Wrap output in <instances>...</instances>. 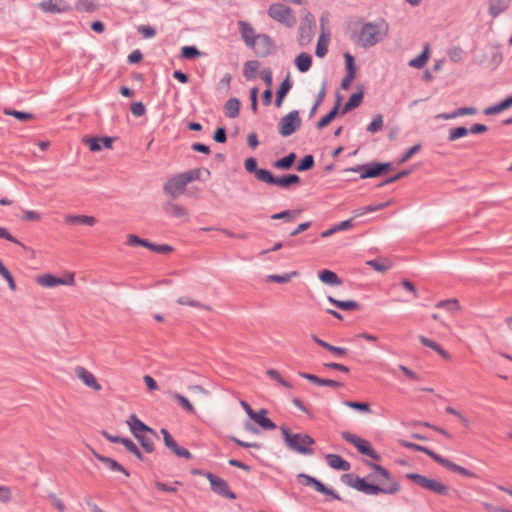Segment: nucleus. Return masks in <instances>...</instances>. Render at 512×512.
<instances>
[{
  "label": "nucleus",
  "mask_w": 512,
  "mask_h": 512,
  "mask_svg": "<svg viewBox=\"0 0 512 512\" xmlns=\"http://www.w3.org/2000/svg\"><path fill=\"white\" fill-rule=\"evenodd\" d=\"M365 465L373 469L374 473H369L366 477L345 473L341 476V481L365 495H394L401 490L399 482L388 469L372 461H365Z\"/></svg>",
  "instance_id": "obj_1"
},
{
  "label": "nucleus",
  "mask_w": 512,
  "mask_h": 512,
  "mask_svg": "<svg viewBox=\"0 0 512 512\" xmlns=\"http://www.w3.org/2000/svg\"><path fill=\"white\" fill-rule=\"evenodd\" d=\"M284 442L286 446L302 455H312L314 450L311 448L315 444V440L308 434L295 433L293 434L289 427H280Z\"/></svg>",
  "instance_id": "obj_2"
},
{
  "label": "nucleus",
  "mask_w": 512,
  "mask_h": 512,
  "mask_svg": "<svg viewBox=\"0 0 512 512\" xmlns=\"http://www.w3.org/2000/svg\"><path fill=\"white\" fill-rule=\"evenodd\" d=\"M388 32V25L382 21V23H365L358 35V43L363 48H369L380 43Z\"/></svg>",
  "instance_id": "obj_3"
},
{
  "label": "nucleus",
  "mask_w": 512,
  "mask_h": 512,
  "mask_svg": "<svg viewBox=\"0 0 512 512\" xmlns=\"http://www.w3.org/2000/svg\"><path fill=\"white\" fill-rule=\"evenodd\" d=\"M201 169H192L177 174L167 180L163 186L164 193L176 197L177 194L183 192L185 187L192 181L199 179Z\"/></svg>",
  "instance_id": "obj_4"
},
{
  "label": "nucleus",
  "mask_w": 512,
  "mask_h": 512,
  "mask_svg": "<svg viewBox=\"0 0 512 512\" xmlns=\"http://www.w3.org/2000/svg\"><path fill=\"white\" fill-rule=\"evenodd\" d=\"M268 15L287 28L294 27L297 22L293 10L282 3L271 4L268 8Z\"/></svg>",
  "instance_id": "obj_5"
},
{
  "label": "nucleus",
  "mask_w": 512,
  "mask_h": 512,
  "mask_svg": "<svg viewBox=\"0 0 512 512\" xmlns=\"http://www.w3.org/2000/svg\"><path fill=\"white\" fill-rule=\"evenodd\" d=\"M406 478L413 481L415 484L421 486L440 496H448L449 488L442 482L434 479H429L418 473H407Z\"/></svg>",
  "instance_id": "obj_6"
},
{
  "label": "nucleus",
  "mask_w": 512,
  "mask_h": 512,
  "mask_svg": "<svg viewBox=\"0 0 512 512\" xmlns=\"http://www.w3.org/2000/svg\"><path fill=\"white\" fill-rule=\"evenodd\" d=\"M341 437L348 443L354 445L360 454L368 456L376 461H379L381 459L380 454L374 450V448L372 447L371 443L368 440L363 439L348 431H343L341 433Z\"/></svg>",
  "instance_id": "obj_7"
},
{
  "label": "nucleus",
  "mask_w": 512,
  "mask_h": 512,
  "mask_svg": "<svg viewBox=\"0 0 512 512\" xmlns=\"http://www.w3.org/2000/svg\"><path fill=\"white\" fill-rule=\"evenodd\" d=\"M301 118L298 110L290 111L280 119L278 131L282 137H288L295 133L301 126Z\"/></svg>",
  "instance_id": "obj_8"
},
{
  "label": "nucleus",
  "mask_w": 512,
  "mask_h": 512,
  "mask_svg": "<svg viewBox=\"0 0 512 512\" xmlns=\"http://www.w3.org/2000/svg\"><path fill=\"white\" fill-rule=\"evenodd\" d=\"M297 479L302 485L311 486L317 492L329 496L332 500H342L341 496L335 490L328 488L325 484H323L320 480L313 476H310L305 473H300L297 475Z\"/></svg>",
  "instance_id": "obj_9"
},
{
  "label": "nucleus",
  "mask_w": 512,
  "mask_h": 512,
  "mask_svg": "<svg viewBox=\"0 0 512 512\" xmlns=\"http://www.w3.org/2000/svg\"><path fill=\"white\" fill-rule=\"evenodd\" d=\"M250 48L253 49L256 56L265 58L275 52L276 45L268 34L261 33L257 34L256 40Z\"/></svg>",
  "instance_id": "obj_10"
},
{
  "label": "nucleus",
  "mask_w": 512,
  "mask_h": 512,
  "mask_svg": "<svg viewBox=\"0 0 512 512\" xmlns=\"http://www.w3.org/2000/svg\"><path fill=\"white\" fill-rule=\"evenodd\" d=\"M315 18L311 13H307L302 19L298 29V43L300 46H307L314 37Z\"/></svg>",
  "instance_id": "obj_11"
},
{
  "label": "nucleus",
  "mask_w": 512,
  "mask_h": 512,
  "mask_svg": "<svg viewBox=\"0 0 512 512\" xmlns=\"http://www.w3.org/2000/svg\"><path fill=\"white\" fill-rule=\"evenodd\" d=\"M301 182V178L297 174H285L282 176H275L270 170L266 175L264 183L268 185H275L281 188H290L293 185H297Z\"/></svg>",
  "instance_id": "obj_12"
},
{
  "label": "nucleus",
  "mask_w": 512,
  "mask_h": 512,
  "mask_svg": "<svg viewBox=\"0 0 512 512\" xmlns=\"http://www.w3.org/2000/svg\"><path fill=\"white\" fill-rule=\"evenodd\" d=\"M160 432L163 435V441L165 446L169 450H171L175 455H177L178 457H183L185 459L192 458V454L190 453V451L184 447H180L166 428H162Z\"/></svg>",
  "instance_id": "obj_13"
},
{
  "label": "nucleus",
  "mask_w": 512,
  "mask_h": 512,
  "mask_svg": "<svg viewBox=\"0 0 512 512\" xmlns=\"http://www.w3.org/2000/svg\"><path fill=\"white\" fill-rule=\"evenodd\" d=\"M267 414L268 410L265 408H262L259 411H251V416L249 419L258 425L262 430L271 431L276 429L277 425L267 417Z\"/></svg>",
  "instance_id": "obj_14"
},
{
  "label": "nucleus",
  "mask_w": 512,
  "mask_h": 512,
  "mask_svg": "<svg viewBox=\"0 0 512 512\" xmlns=\"http://www.w3.org/2000/svg\"><path fill=\"white\" fill-rule=\"evenodd\" d=\"M344 172L359 173L360 179L379 177L377 162H370V163L356 165L354 167L346 168L344 170Z\"/></svg>",
  "instance_id": "obj_15"
},
{
  "label": "nucleus",
  "mask_w": 512,
  "mask_h": 512,
  "mask_svg": "<svg viewBox=\"0 0 512 512\" xmlns=\"http://www.w3.org/2000/svg\"><path fill=\"white\" fill-rule=\"evenodd\" d=\"M127 424L130 427V431L135 437L141 433H149L151 436L158 438L157 432L141 421L135 414H131L127 420Z\"/></svg>",
  "instance_id": "obj_16"
},
{
  "label": "nucleus",
  "mask_w": 512,
  "mask_h": 512,
  "mask_svg": "<svg viewBox=\"0 0 512 512\" xmlns=\"http://www.w3.org/2000/svg\"><path fill=\"white\" fill-rule=\"evenodd\" d=\"M116 138L110 136L104 137H85L83 142L89 147V149L93 152L100 151L102 147L111 149L113 142Z\"/></svg>",
  "instance_id": "obj_17"
},
{
  "label": "nucleus",
  "mask_w": 512,
  "mask_h": 512,
  "mask_svg": "<svg viewBox=\"0 0 512 512\" xmlns=\"http://www.w3.org/2000/svg\"><path fill=\"white\" fill-rule=\"evenodd\" d=\"M38 7L47 13H65L72 10V7L64 0H57L55 3L53 0L42 1Z\"/></svg>",
  "instance_id": "obj_18"
},
{
  "label": "nucleus",
  "mask_w": 512,
  "mask_h": 512,
  "mask_svg": "<svg viewBox=\"0 0 512 512\" xmlns=\"http://www.w3.org/2000/svg\"><path fill=\"white\" fill-rule=\"evenodd\" d=\"M439 465L445 467L446 469L454 472V473H457V474H460L464 477H467V478H478V475L476 473H474L473 471L465 468V467H462L456 463H454L453 461L441 456L440 459L438 460L437 462Z\"/></svg>",
  "instance_id": "obj_19"
},
{
  "label": "nucleus",
  "mask_w": 512,
  "mask_h": 512,
  "mask_svg": "<svg viewBox=\"0 0 512 512\" xmlns=\"http://www.w3.org/2000/svg\"><path fill=\"white\" fill-rule=\"evenodd\" d=\"M244 168L248 173L253 174L255 178L261 182L265 181L266 175L269 172L268 169L258 168V161L255 157L246 158L244 161Z\"/></svg>",
  "instance_id": "obj_20"
},
{
  "label": "nucleus",
  "mask_w": 512,
  "mask_h": 512,
  "mask_svg": "<svg viewBox=\"0 0 512 512\" xmlns=\"http://www.w3.org/2000/svg\"><path fill=\"white\" fill-rule=\"evenodd\" d=\"M364 98V87L361 85L358 87V90L352 93L348 99V101L344 104L341 110V114L344 115L355 108L359 107Z\"/></svg>",
  "instance_id": "obj_21"
},
{
  "label": "nucleus",
  "mask_w": 512,
  "mask_h": 512,
  "mask_svg": "<svg viewBox=\"0 0 512 512\" xmlns=\"http://www.w3.org/2000/svg\"><path fill=\"white\" fill-rule=\"evenodd\" d=\"M342 101V96L337 93L336 94V101L332 109L323 117L320 118V120L317 122V128L323 129L324 127L328 126L339 114L340 112V105Z\"/></svg>",
  "instance_id": "obj_22"
},
{
  "label": "nucleus",
  "mask_w": 512,
  "mask_h": 512,
  "mask_svg": "<svg viewBox=\"0 0 512 512\" xmlns=\"http://www.w3.org/2000/svg\"><path fill=\"white\" fill-rule=\"evenodd\" d=\"M75 373L83 381V383L86 386H88L96 391H99L102 389L101 385L97 382L94 375L91 372H89L86 368H84L82 366H77L75 368Z\"/></svg>",
  "instance_id": "obj_23"
},
{
  "label": "nucleus",
  "mask_w": 512,
  "mask_h": 512,
  "mask_svg": "<svg viewBox=\"0 0 512 512\" xmlns=\"http://www.w3.org/2000/svg\"><path fill=\"white\" fill-rule=\"evenodd\" d=\"M238 28L244 43L250 48L254 44L257 35L251 24L246 21H238Z\"/></svg>",
  "instance_id": "obj_24"
},
{
  "label": "nucleus",
  "mask_w": 512,
  "mask_h": 512,
  "mask_svg": "<svg viewBox=\"0 0 512 512\" xmlns=\"http://www.w3.org/2000/svg\"><path fill=\"white\" fill-rule=\"evenodd\" d=\"M400 445L404 448L410 449L412 451L422 452L429 456L432 460H434L436 463L440 459L441 455L435 453L433 450L426 446H422L413 442H409L407 440H400Z\"/></svg>",
  "instance_id": "obj_25"
},
{
  "label": "nucleus",
  "mask_w": 512,
  "mask_h": 512,
  "mask_svg": "<svg viewBox=\"0 0 512 512\" xmlns=\"http://www.w3.org/2000/svg\"><path fill=\"white\" fill-rule=\"evenodd\" d=\"M511 3L512 0H489L488 13L492 18H497L509 9Z\"/></svg>",
  "instance_id": "obj_26"
},
{
  "label": "nucleus",
  "mask_w": 512,
  "mask_h": 512,
  "mask_svg": "<svg viewBox=\"0 0 512 512\" xmlns=\"http://www.w3.org/2000/svg\"><path fill=\"white\" fill-rule=\"evenodd\" d=\"M325 459L328 463V465L338 471H348L351 468V464L342 458L340 455L337 454H327L325 456Z\"/></svg>",
  "instance_id": "obj_27"
},
{
  "label": "nucleus",
  "mask_w": 512,
  "mask_h": 512,
  "mask_svg": "<svg viewBox=\"0 0 512 512\" xmlns=\"http://www.w3.org/2000/svg\"><path fill=\"white\" fill-rule=\"evenodd\" d=\"M292 81L290 79V75L288 74L286 78L281 82L279 85L277 91H276V98H275V105L276 107H281L283 100L285 99L286 95L289 93V91L292 88Z\"/></svg>",
  "instance_id": "obj_28"
},
{
  "label": "nucleus",
  "mask_w": 512,
  "mask_h": 512,
  "mask_svg": "<svg viewBox=\"0 0 512 512\" xmlns=\"http://www.w3.org/2000/svg\"><path fill=\"white\" fill-rule=\"evenodd\" d=\"M318 278L324 284L330 286H339L342 284V279L332 270L323 269L318 272Z\"/></svg>",
  "instance_id": "obj_29"
},
{
  "label": "nucleus",
  "mask_w": 512,
  "mask_h": 512,
  "mask_svg": "<svg viewBox=\"0 0 512 512\" xmlns=\"http://www.w3.org/2000/svg\"><path fill=\"white\" fill-rule=\"evenodd\" d=\"M327 299L332 305L344 311H356L361 309V305L354 300H338L332 296H328Z\"/></svg>",
  "instance_id": "obj_30"
},
{
  "label": "nucleus",
  "mask_w": 512,
  "mask_h": 512,
  "mask_svg": "<svg viewBox=\"0 0 512 512\" xmlns=\"http://www.w3.org/2000/svg\"><path fill=\"white\" fill-rule=\"evenodd\" d=\"M295 66L299 72H307L312 66V56L306 52H301L295 58Z\"/></svg>",
  "instance_id": "obj_31"
},
{
  "label": "nucleus",
  "mask_w": 512,
  "mask_h": 512,
  "mask_svg": "<svg viewBox=\"0 0 512 512\" xmlns=\"http://www.w3.org/2000/svg\"><path fill=\"white\" fill-rule=\"evenodd\" d=\"M97 219L88 215H69L66 217V223L73 225H87L93 226Z\"/></svg>",
  "instance_id": "obj_32"
},
{
  "label": "nucleus",
  "mask_w": 512,
  "mask_h": 512,
  "mask_svg": "<svg viewBox=\"0 0 512 512\" xmlns=\"http://www.w3.org/2000/svg\"><path fill=\"white\" fill-rule=\"evenodd\" d=\"M62 277L53 274H43L37 277V283L43 287H56L62 285Z\"/></svg>",
  "instance_id": "obj_33"
},
{
  "label": "nucleus",
  "mask_w": 512,
  "mask_h": 512,
  "mask_svg": "<svg viewBox=\"0 0 512 512\" xmlns=\"http://www.w3.org/2000/svg\"><path fill=\"white\" fill-rule=\"evenodd\" d=\"M297 159V155L295 152H290L288 155L277 159L273 163V167L280 169V170H289L292 168L293 164L295 163Z\"/></svg>",
  "instance_id": "obj_34"
},
{
  "label": "nucleus",
  "mask_w": 512,
  "mask_h": 512,
  "mask_svg": "<svg viewBox=\"0 0 512 512\" xmlns=\"http://www.w3.org/2000/svg\"><path fill=\"white\" fill-rule=\"evenodd\" d=\"M99 461L111 471L121 472L126 477L130 476V472L122 464L111 457L106 456L105 458H99Z\"/></svg>",
  "instance_id": "obj_35"
},
{
  "label": "nucleus",
  "mask_w": 512,
  "mask_h": 512,
  "mask_svg": "<svg viewBox=\"0 0 512 512\" xmlns=\"http://www.w3.org/2000/svg\"><path fill=\"white\" fill-rule=\"evenodd\" d=\"M429 45H426L423 51L415 58L411 59L408 63L410 67L421 69L429 60Z\"/></svg>",
  "instance_id": "obj_36"
},
{
  "label": "nucleus",
  "mask_w": 512,
  "mask_h": 512,
  "mask_svg": "<svg viewBox=\"0 0 512 512\" xmlns=\"http://www.w3.org/2000/svg\"><path fill=\"white\" fill-rule=\"evenodd\" d=\"M163 210L175 218H183L187 216V211L178 204L173 202H166L163 206Z\"/></svg>",
  "instance_id": "obj_37"
},
{
  "label": "nucleus",
  "mask_w": 512,
  "mask_h": 512,
  "mask_svg": "<svg viewBox=\"0 0 512 512\" xmlns=\"http://www.w3.org/2000/svg\"><path fill=\"white\" fill-rule=\"evenodd\" d=\"M206 478L210 481L212 491L224 496V479L212 474L211 472L206 474Z\"/></svg>",
  "instance_id": "obj_38"
},
{
  "label": "nucleus",
  "mask_w": 512,
  "mask_h": 512,
  "mask_svg": "<svg viewBox=\"0 0 512 512\" xmlns=\"http://www.w3.org/2000/svg\"><path fill=\"white\" fill-rule=\"evenodd\" d=\"M260 66V63L257 60H249L244 63L243 66V75L247 80L256 79V72Z\"/></svg>",
  "instance_id": "obj_39"
},
{
  "label": "nucleus",
  "mask_w": 512,
  "mask_h": 512,
  "mask_svg": "<svg viewBox=\"0 0 512 512\" xmlns=\"http://www.w3.org/2000/svg\"><path fill=\"white\" fill-rule=\"evenodd\" d=\"M147 434L148 433H141L136 435L135 438L139 441L141 447L146 453H152L155 451V445L153 441L154 437H150Z\"/></svg>",
  "instance_id": "obj_40"
},
{
  "label": "nucleus",
  "mask_w": 512,
  "mask_h": 512,
  "mask_svg": "<svg viewBox=\"0 0 512 512\" xmlns=\"http://www.w3.org/2000/svg\"><path fill=\"white\" fill-rule=\"evenodd\" d=\"M3 112L5 115L13 116L20 122H26L28 120L35 119L34 114L25 112V111H19V110H15V109H11V108H5Z\"/></svg>",
  "instance_id": "obj_41"
},
{
  "label": "nucleus",
  "mask_w": 512,
  "mask_h": 512,
  "mask_svg": "<svg viewBox=\"0 0 512 512\" xmlns=\"http://www.w3.org/2000/svg\"><path fill=\"white\" fill-rule=\"evenodd\" d=\"M300 210H284L271 216L273 220H284L285 222L294 221L300 214Z\"/></svg>",
  "instance_id": "obj_42"
},
{
  "label": "nucleus",
  "mask_w": 512,
  "mask_h": 512,
  "mask_svg": "<svg viewBox=\"0 0 512 512\" xmlns=\"http://www.w3.org/2000/svg\"><path fill=\"white\" fill-rule=\"evenodd\" d=\"M299 275L298 271H291L289 273L278 275V274H270L267 276V282H276V283H288L293 277H297Z\"/></svg>",
  "instance_id": "obj_43"
},
{
  "label": "nucleus",
  "mask_w": 512,
  "mask_h": 512,
  "mask_svg": "<svg viewBox=\"0 0 512 512\" xmlns=\"http://www.w3.org/2000/svg\"><path fill=\"white\" fill-rule=\"evenodd\" d=\"M436 308H443L448 312L454 313L460 310L459 302L456 298L441 300L435 305Z\"/></svg>",
  "instance_id": "obj_44"
},
{
  "label": "nucleus",
  "mask_w": 512,
  "mask_h": 512,
  "mask_svg": "<svg viewBox=\"0 0 512 512\" xmlns=\"http://www.w3.org/2000/svg\"><path fill=\"white\" fill-rule=\"evenodd\" d=\"M315 165L314 156L312 154L305 155L296 165L298 172L311 170Z\"/></svg>",
  "instance_id": "obj_45"
},
{
  "label": "nucleus",
  "mask_w": 512,
  "mask_h": 512,
  "mask_svg": "<svg viewBox=\"0 0 512 512\" xmlns=\"http://www.w3.org/2000/svg\"><path fill=\"white\" fill-rule=\"evenodd\" d=\"M75 9L79 12L93 13L98 9V5L91 0H78Z\"/></svg>",
  "instance_id": "obj_46"
},
{
  "label": "nucleus",
  "mask_w": 512,
  "mask_h": 512,
  "mask_svg": "<svg viewBox=\"0 0 512 512\" xmlns=\"http://www.w3.org/2000/svg\"><path fill=\"white\" fill-rule=\"evenodd\" d=\"M240 105L238 98H229L226 101V115L231 118L236 117L239 114Z\"/></svg>",
  "instance_id": "obj_47"
},
{
  "label": "nucleus",
  "mask_w": 512,
  "mask_h": 512,
  "mask_svg": "<svg viewBox=\"0 0 512 512\" xmlns=\"http://www.w3.org/2000/svg\"><path fill=\"white\" fill-rule=\"evenodd\" d=\"M344 59H345L346 74L349 76L356 77L357 67H356L354 56L352 54H350L349 52H345Z\"/></svg>",
  "instance_id": "obj_48"
},
{
  "label": "nucleus",
  "mask_w": 512,
  "mask_h": 512,
  "mask_svg": "<svg viewBox=\"0 0 512 512\" xmlns=\"http://www.w3.org/2000/svg\"><path fill=\"white\" fill-rule=\"evenodd\" d=\"M343 404L351 409H354L359 412L369 413L371 412V407L368 402H359V401H351L346 400Z\"/></svg>",
  "instance_id": "obj_49"
},
{
  "label": "nucleus",
  "mask_w": 512,
  "mask_h": 512,
  "mask_svg": "<svg viewBox=\"0 0 512 512\" xmlns=\"http://www.w3.org/2000/svg\"><path fill=\"white\" fill-rule=\"evenodd\" d=\"M173 398L177 401V403L188 413H191V414H194L195 413V408L194 406L191 404V402L186 398L184 397L183 395H181L180 393H177V392H174L173 393Z\"/></svg>",
  "instance_id": "obj_50"
},
{
  "label": "nucleus",
  "mask_w": 512,
  "mask_h": 512,
  "mask_svg": "<svg viewBox=\"0 0 512 512\" xmlns=\"http://www.w3.org/2000/svg\"><path fill=\"white\" fill-rule=\"evenodd\" d=\"M469 134L468 128L464 126L453 127L449 130L448 141H455Z\"/></svg>",
  "instance_id": "obj_51"
},
{
  "label": "nucleus",
  "mask_w": 512,
  "mask_h": 512,
  "mask_svg": "<svg viewBox=\"0 0 512 512\" xmlns=\"http://www.w3.org/2000/svg\"><path fill=\"white\" fill-rule=\"evenodd\" d=\"M266 374L281 386H284L288 389L293 388L292 384L289 381L285 380L277 370L270 368L266 371Z\"/></svg>",
  "instance_id": "obj_52"
},
{
  "label": "nucleus",
  "mask_w": 512,
  "mask_h": 512,
  "mask_svg": "<svg viewBox=\"0 0 512 512\" xmlns=\"http://www.w3.org/2000/svg\"><path fill=\"white\" fill-rule=\"evenodd\" d=\"M201 55V52L196 46H183L181 49V57L183 59L192 60Z\"/></svg>",
  "instance_id": "obj_53"
},
{
  "label": "nucleus",
  "mask_w": 512,
  "mask_h": 512,
  "mask_svg": "<svg viewBox=\"0 0 512 512\" xmlns=\"http://www.w3.org/2000/svg\"><path fill=\"white\" fill-rule=\"evenodd\" d=\"M328 53V40L325 39L324 34L320 35L317 45L315 54L319 58H323Z\"/></svg>",
  "instance_id": "obj_54"
},
{
  "label": "nucleus",
  "mask_w": 512,
  "mask_h": 512,
  "mask_svg": "<svg viewBox=\"0 0 512 512\" xmlns=\"http://www.w3.org/2000/svg\"><path fill=\"white\" fill-rule=\"evenodd\" d=\"M124 447L132 453L139 461H144V456L138 446L130 439L127 438L124 442Z\"/></svg>",
  "instance_id": "obj_55"
},
{
  "label": "nucleus",
  "mask_w": 512,
  "mask_h": 512,
  "mask_svg": "<svg viewBox=\"0 0 512 512\" xmlns=\"http://www.w3.org/2000/svg\"><path fill=\"white\" fill-rule=\"evenodd\" d=\"M410 173H411V170H409V169L401 170L398 173H396L395 175H392V176L388 177L387 179H385L384 181H382L381 183H379L378 187H384L388 184H392V183L408 176Z\"/></svg>",
  "instance_id": "obj_56"
},
{
  "label": "nucleus",
  "mask_w": 512,
  "mask_h": 512,
  "mask_svg": "<svg viewBox=\"0 0 512 512\" xmlns=\"http://www.w3.org/2000/svg\"><path fill=\"white\" fill-rule=\"evenodd\" d=\"M383 127V116L381 114L376 115L370 124L367 126V131L376 133Z\"/></svg>",
  "instance_id": "obj_57"
},
{
  "label": "nucleus",
  "mask_w": 512,
  "mask_h": 512,
  "mask_svg": "<svg viewBox=\"0 0 512 512\" xmlns=\"http://www.w3.org/2000/svg\"><path fill=\"white\" fill-rule=\"evenodd\" d=\"M421 148L422 146L419 143L411 146L398 160V164H403L407 162L411 157L418 153L421 150Z\"/></svg>",
  "instance_id": "obj_58"
},
{
  "label": "nucleus",
  "mask_w": 512,
  "mask_h": 512,
  "mask_svg": "<svg viewBox=\"0 0 512 512\" xmlns=\"http://www.w3.org/2000/svg\"><path fill=\"white\" fill-rule=\"evenodd\" d=\"M48 500L50 501L51 505L57 509L59 512H65L66 506L63 503V501L56 496L54 493H50L48 495Z\"/></svg>",
  "instance_id": "obj_59"
},
{
  "label": "nucleus",
  "mask_w": 512,
  "mask_h": 512,
  "mask_svg": "<svg viewBox=\"0 0 512 512\" xmlns=\"http://www.w3.org/2000/svg\"><path fill=\"white\" fill-rule=\"evenodd\" d=\"M0 239H5V240L15 243L17 245H20L23 248H26V246L22 242H20L18 239H16L6 228L1 227V226H0Z\"/></svg>",
  "instance_id": "obj_60"
},
{
  "label": "nucleus",
  "mask_w": 512,
  "mask_h": 512,
  "mask_svg": "<svg viewBox=\"0 0 512 512\" xmlns=\"http://www.w3.org/2000/svg\"><path fill=\"white\" fill-rule=\"evenodd\" d=\"M130 110L135 117H141L146 113V107L141 101L132 103Z\"/></svg>",
  "instance_id": "obj_61"
},
{
  "label": "nucleus",
  "mask_w": 512,
  "mask_h": 512,
  "mask_svg": "<svg viewBox=\"0 0 512 512\" xmlns=\"http://www.w3.org/2000/svg\"><path fill=\"white\" fill-rule=\"evenodd\" d=\"M137 30L144 38H152L157 33L156 29L150 25H140Z\"/></svg>",
  "instance_id": "obj_62"
},
{
  "label": "nucleus",
  "mask_w": 512,
  "mask_h": 512,
  "mask_svg": "<svg viewBox=\"0 0 512 512\" xmlns=\"http://www.w3.org/2000/svg\"><path fill=\"white\" fill-rule=\"evenodd\" d=\"M367 265L372 267L377 272H385L390 268V264L382 263L378 259L367 261Z\"/></svg>",
  "instance_id": "obj_63"
},
{
  "label": "nucleus",
  "mask_w": 512,
  "mask_h": 512,
  "mask_svg": "<svg viewBox=\"0 0 512 512\" xmlns=\"http://www.w3.org/2000/svg\"><path fill=\"white\" fill-rule=\"evenodd\" d=\"M477 113V109L475 107H460L453 112H451V116H464V115H474Z\"/></svg>",
  "instance_id": "obj_64"
}]
</instances>
